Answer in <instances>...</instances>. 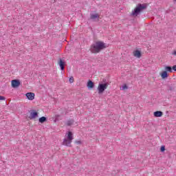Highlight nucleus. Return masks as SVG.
Masks as SVG:
<instances>
[{
  "mask_svg": "<svg viewBox=\"0 0 176 176\" xmlns=\"http://www.w3.org/2000/svg\"><path fill=\"white\" fill-rule=\"evenodd\" d=\"M108 46L107 43H104V41H96L91 46V52L94 54L100 53L101 50H104V49H107Z\"/></svg>",
  "mask_w": 176,
  "mask_h": 176,
  "instance_id": "obj_1",
  "label": "nucleus"
},
{
  "mask_svg": "<svg viewBox=\"0 0 176 176\" xmlns=\"http://www.w3.org/2000/svg\"><path fill=\"white\" fill-rule=\"evenodd\" d=\"M74 140V133L72 131H67L63 139V145L65 146H69L71 148L72 146V140Z\"/></svg>",
  "mask_w": 176,
  "mask_h": 176,
  "instance_id": "obj_2",
  "label": "nucleus"
},
{
  "mask_svg": "<svg viewBox=\"0 0 176 176\" xmlns=\"http://www.w3.org/2000/svg\"><path fill=\"white\" fill-rule=\"evenodd\" d=\"M146 8V4L139 3L136 6L134 10L132 11L131 15L137 16L141 13V12H142V10H145Z\"/></svg>",
  "mask_w": 176,
  "mask_h": 176,
  "instance_id": "obj_3",
  "label": "nucleus"
},
{
  "mask_svg": "<svg viewBox=\"0 0 176 176\" xmlns=\"http://www.w3.org/2000/svg\"><path fill=\"white\" fill-rule=\"evenodd\" d=\"M108 89V84L107 83H99L97 90L98 91V94H102L105 90Z\"/></svg>",
  "mask_w": 176,
  "mask_h": 176,
  "instance_id": "obj_4",
  "label": "nucleus"
},
{
  "mask_svg": "<svg viewBox=\"0 0 176 176\" xmlns=\"http://www.w3.org/2000/svg\"><path fill=\"white\" fill-rule=\"evenodd\" d=\"M25 96L27 97L28 100H30V101L35 100V94L34 92H28L25 94Z\"/></svg>",
  "mask_w": 176,
  "mask_h": 176,
  "instance_id": "obj_5",
  "label": "nucleus"
},
{
  "mask_svg": "<svg viewBox=\"0 0 176 176\" xmlns=\"http://www.w3.org/2000/svg\"><path fill=\"white\" fill-rule=\"evenodd\" d=\"M38 118V112L36 110H32L30 113L29 118L32 120L33 119H36Z\"/></svg>",
  "mask_w": 176,
  "mask_h": 176,
  "instance_id": "obj_6",
  "label": "nucleus"
},
{
  "mask_svg": "<svg viewBox=\"0 0 176 176\" xmlns=\"http://www.w3.org/2000/svg\"><path fill=\"white\" fill-rule=\"evenodd\" d=\"M12 87L16 89V87H19L20 86V81L19 80H12L11 81Z\"/></svg>",
  "mask_w": 176,
  "mask_h": 176,
  "instance_id": "obj_7",
  "label": "nucleus"
},
{
  "mask_svg": "<svg viewBox=\"0 0 176 176\" xmlns=\"http://www.w3.org/2000/svg\"><path fill=\"white\" fill-rule=\"evenodd\" d=\"M133 54L134 57H136V58H141V51L135 50L133 52Z\"/></svg>",
  "mask_w": 176,
  "mask_h": 176,
  "instance_id": "obj_8",
  "label": "nucleus"
},
{
  "mask_svg": "<svg viewBox=\"0 0 176 176\" xmlns=\"http://www.w3.org/2000/svg\"><path fill=\"white\" fill-rule=\"evenodd\" d=\"M58 65L62 71H64V68L65 67V62L61 59L59 60Z\"/></svg>",
  "mask_w": 176,
  "mask_h": 176,
  "instance_id": "obj_9",
  "label": "nucleus"
},
{
  "mask_svg": "<svg viewBox=\"0 0 176 176\" xmlns=\"http://www.w3.org/2000/svg\"><path fill=\"white\" fill-rule=\"evenodd\" d=\"M90 19L91 20H96L97 19L98 20V19H100V14H98V13L91 14Z\"/></svg>",
  "mask_w": 176,
  "mask_h": 176,
  "instance_id": "obj_10",
  "label": "nucleus"
},
{
  "mask_svg": "<svg viewBox=\"0 0 176 176\" xmlns=\"http://www.w3.org/2000/svg\"><path fill=\"white\" fill-rule=\"evenodd\" d=\"M154 116L155 118H162V116H163V112H162L160 111H155Z\"/></svg>",
  "mask_w": 176,
  "mask_h": 176,
  "instance_id": "obj_11",
  "label": "nucleus"
},
{
  "mask_svg": "<svg viewBox=\"0 0 176 176\" xmlns=\"http://www.w3.org/2000/svg\"><path fill=\"white\" fill-rule=\"evenodd\" d=\"M161 77L162 79H166L167 78H168V74H167V72L166 71H164L162 72L161 74Z\"/></svg>",
  "mask_w": 176,
  "mask_h": 176,
  "instance_id": "obj_12",
  "label": "nucleus"
},
{
  "mask_svg": "<svg viewBox=\"0 0 176 176\" xmlns=\"http://www.w3.org/2000/svg\"><path fill=\"white\" fill-rule=\"evenodd\" d=\"M87 87L88 89H93V87H94V82L91 80H89L87 82Z\"/></svg>",
  "mask_w": 176,
  "mask_h": 176,
  "instance_id": "obj_13",
  "label": "nucleus"
},
{
  "mask_svg": "<svg viewBox=\"0 0 176 176\" xmlns=\"http://www.w3.org/2000/svg\"><path fill=\"white\" fill-rule=\"evenodd\" d=\"M47 120V118L46 117H41L39 119H38V122L39 123H45V122H46Z\"/></svg>",
  "mask_w": 176,
  "mask_h": 176,
  "instance_id": "obj_14",
  "label": "nucleus"
},
{
  "mask_svg": "<svg viewBox=\"0 0 176 176\" xmlns=\"http://www.w3.org/2000/svg\"><path fill=\"white\" fill-rule=\"evenodd\" d=\"M165 71H166V72H170V73H171V72H173V67H170V66H166V67H165Z\"/></svg>",
  "mask_w": 176,
  "mask_h": 176,
  "instance_id": "obj_15",
  "label": "nucleus"
},
{
  "mask_svg": "<svg viewBox=\"0 0 176 176\" xmlns=\"http://www.w3.org/2000/svg\"><path fill=\"white\" fill-rule=\"evenodd\" d=\"M72 124H74V120H73L67 121V126H72Z\"/></svg>",
  "mask_w": 176,
  "mask_h": 176,
  "instance_id": "obj_16",
  "label": "nucleus"
},
{
  "mask_svg": "<svg viewBox=\"0 0 176 176\" xmlns=\"http://www.w3.org/2000/svg\"><path fill=\"white\" fill-rule=\"evenodd\" d=\"M128 89H129V87H127V85L124 84V85H122L121 90H127Z\"/></svg>",
  "mask_w": 176,
  "mask_h": 176,
  "instance_id": "obj_17",
  "label": "nucleus"
},
{
  "mask_svg": "<svg viewBox=\"0 0 176 176\" xmlns=\"http://www.w3.org/2000/svg\"><path fill=\"white\" fill-rule=\"evenodd\" d=\"M69 83H74V79L72 76L69 78Z\"/></svg>",
  "mask_w": 176,
  "mask_h": 176,
  "instance_id": "obj_18",
  "label": "nucleus"
},
{
  "mask_svg": "<svg viewBox=\"0 0 176 176\" xmlns=\"http://www.w3.org/2000/svg\"><path fill=\"white\" fill-rule=\"evenodd\" d=\"M75 144H77V145H80L82 144V141L80 140H76Z\"/></svg>",
  "mask_w": 176,
  "mask_h": 176,
  "instance_id": "obj_19",
  "label": "nucleus"
},
{
  "mask_svg": "<svg viewBox=\"0 0 176 176\" xmlns=\"http://www.w3.org/2000/svg\"><path fill=\"white\" fill-rule=\"evenodd\" d=\"M161 152H164L166 151V147L164 146H162L160 148Z\"/></svg>",
  "mask_w": 176,
  "mask_h": 176,
  "instance_id": "obj_20",
  "label": "nucleus"
},
{
  "mask_svg": "<svg viewBox=\"0 0 176 176\" xmlns=\"http://www.w3.org/2000/svg\"><path fill=\"white\" fill-rule=\"evenodd\" d=\"M5 100V97L0 96V101H3Z\"/></svg>",
  "mask_w": 176,
  "mask_h": 176,
  "instance_id": "obj_21",
  "label": "nucleus"
},
{
  "mask_svg": "<svg viewBox=\"0 0 176 176\" xmlns=\"http://www.w3.org/2000/svg\"><path fill=\"white\" fill-rule=\"evenodd\" d=\"M172 55H173V56H176V50H175V51H173V52H172Z\"/></svg>",
  "mask_w": 176,
  "mask_h": 176,
  "instance_id": "obj_22",
  "label": "nucleus"
},
{
  "mask_svg": "<svg viewBox=\"0 0 176 176\" xmlns=\"http://www.w3.org/2000/svg\"><path fill=\"white\" fill-rule=\"evenodd\" d=\"M172 69H173V71H176V65L173 66Z\"/></svg>",
  "mask_w": 176,
  "mask_h": 176,
  "instance_id": "obj_23",
  "label": "nucleus"
},
{
  "mask_svg": "<svg viewBox=\"0 0 176 176\" xmlns=\"http://www.w3.org/2000/svg\"><path fill=\"white\" fill-rule=\"evenodd\" d=\"M175 2H176V0H173Z\"/></svg>",
  "mask_w": 176,
  "mask_h": 176,
  "instance_id": "obj_24",
  "label": "nucleus"
}]
</instances>
